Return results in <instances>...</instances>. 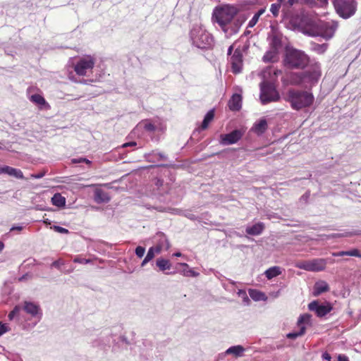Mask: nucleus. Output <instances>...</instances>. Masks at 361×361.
<instances>
[{"mask_svg": "<svg viewBox=\"0 0 361 361\" xmlns=\"http://www.w3.org/2000/svg\"><path fill=\"white\" fill-rule=\"evenodd\" d=\"M249 294L251 298L255 301H259L264 299V294L257 290L250 289L249 290Z\"/></svg>", "mask_w": 361, "mask_h": 361, "instance_id": "c85d7f7f", "label": "nucleus"}, {"mask_svg": "<svg viewBox=\"0 0 361 361\" xmlns=\"http://www.w3.org/2000/svg\"><path fill=\"white\" fill-rule=\"evenodd\" d=\"M244 352H245V348L242 345H238L231 346L229 348H228L226 350L225 354H226V355L232 354L235 357H241L243 355Z\"/></svg>", "mask_w": 361, "mask_h": 361, "instance_id": "412c9836", "label": "nucleus"}, {"mask_svg": "<svg viewBox=\"0 0 361 361\" xmlns=\"http://www.w3.org/2000/svg\"><path fill=\"white\" fill-rule=\"evenodd\" d=\"M30 100L39 105H44L46 103L45 99L42 96L38 94H35L31 96Z\"/></svg>", "mask_w": 361, "mask_h": 361, "instance_id": "2f4dec72", "label": "nucleus"}, {"mask_svg": "<svg viewBox=\"0 0 361 361\" xmlns=\"http://www.w3.org/2000/svg\"><path fill=\"white\" fill-rule=\"evenodd\" d=\"M159 245H161L164 246V250H169V247H170V243L168 240V239L166 238V237L164 235H161L160 236V239H159Z\"/></svg>", "mask_w": 361, "mask_h": 361, "instance_id": "c9c22d12", "label": "nucleus"}, {"mask_svg": "<svg viewBox=\"0 0 361 361\" xmlns=\"http://www.w3.org/2000/svg\"><path fill=\"white\" fill-rule=\"evenodd\" d=\"M241 96L238 94H234L228 103L230 109L233 111L239 110L241 107Z\"/></svg>", "mask_w": 361, "mask_h": 361, "instance_id": "a211bd4d", "label": "nucleus"}, {"mask_svg": "<svg viewBox=\"0 0 361 361\" xmlns=\"http://www.w3.org/2000/svg\"><path fill=\"white\" fill-rule=\"evenodd\" d=\"M327 47V44H319L314 43L312 44V49L319 54H324L326 51Z\"/></svg>", "mask_w": 361, "mask_h": 361, "instance_id": "c756f323", "label": "nucleus"}, {"mask_svg": "<svg viewBox=\"0 0 361 361\" xmlns=\"http://www.w3.org/2000/svg\"><path fill=\"white\" fill-rule=\"evenodd\" d=\"M71 163H72V164H80V163H82V157L72 159H71Z\"/></svg>", "mask_w": 361, "mask_h": 361, "instance_id": "8fccbe9b", "label": "nucleus"}, {"mask_svg": "<svg viewBox=\"0 0 361 361\" xmlns=\"http://www.w3.org/2000/svg\"><path fill=\"white\" fill-rule=\"evenodd\" d=\"M151 247L154 250V251L155 252V253H156V254H159V253H160V252H161V251L162 250H164V246H163V245H159V244H158V245H157V246H155V247Z\"/></svg>", "mask_w": 361, "mask_h": 361, "instance_id": "49530a36", "label": "nucleus"}, {"mask_svg": "<svg viewBox=\"0 0 361 361\" xmlns=\"http://www.w3.org/2000/svg\"><path fill=\"white\" fill-rule=\"evenodd\" d=\"M23 310L32 317H36L40 314L39 307L34 302H25Z\"/></svg>", "mask_w": 361, "mask_h": 361, "instance_id": "f3484780", "label": "nucleus"}, {"mask_svg": "<svg viewBox=\"0 0 361 361\" xmlns=\"http://www.w3.org/2000/svg\"><path fill=\"white\" fill-rule=\"evenodd\" d=\"M264 228V226L262 223H257L252 226H247L246 228L247 233L252 235H257L262 233Z\"/></svg>", "mask_w": 361, "mask_h": 361, "instance_id": "aec40b11", "label": "nucleus"}, {"mask_svg": "<svg viewBox=\"0 0 361 361\" xmlns=\"http://www.w3.org/2000/svg\"><path fill=\"white\" fill-rule=\"evenodd\" d=\"M338 27V22L335 20L320 22L314 25L308 33L311 36H319L328 40L334 37Z\"/></svg>", "mask_w": 361, "mask_h": 361, "instance_id": "20e7f679", "label": "nucleus"}, {"mask_svg": "<svg viewBox=\"0 0 361 361\" xmlns=\"http://www.w3.org/2000/svg\"><path fill=\"white\" fill-rule=\"evenodd\" d=\"M267 129V122L265 118H261L256 121L251 130L257 135L263 134Z\"/></svg>", "mask_w": 361, "mask_h": 361, "instance_id": "2eb2a0df", "label": "nucleus"}, {"mask_svg": "<svg viewBox=\"0 0 361 361\" xmlns=\"http://www.w3.org/2000/svg\"><path fill=\"white\" fill-rule=\"evenodd\" d=\"M300 330L297 332H291L287 334V338L290 339H295L298 336H302L305 332V326L299 327Z\"/></svg>", "mask_w": 361, "mask_h": 361, "instance_id": "7c9ffc66", "label": "nucleus"}, {"mask_svg": "<svg viewBox=\"0 0 361 361\" xmlns=\"http://www.w3.org/2000/svg\"><path fill=\"white\" fill-rule=\"evenodd\" d=\"M155 255H156V253L154 251V250L152 247H150L148 250V252L145 257H147L149 259L152 260L154 257Z\"/></svg>", "mask_w": 361, "mask_h": 361, "instance_id": "a18cd8bd", "label": "nucleus"}, {"mask_svg": "<svg viewBox=\"0 0 361 361\" xmlns=\"http://www.w3.org/2000/svg\"><path fill=\"white\" fill-rule=\"evenodd\" d=\"M283 0H278V2L276 4H273L271 6L270 11L273 14L274 16L276 17L279 15V9L281 8V2Z\"/></svg>", "mask_w": 361, "mask_h": 361, "instance_id": "72a5a7b5", "label": "nucleus"}, {"mask_svg": "<svg viewBox=\"0 0 361 361\" xmlns=\"http://www.w3.org/2000/svg\"><path fill=\"white\" fill-rule=\"evenodd\" d=\"M286 100L295 110L311 106L314 102V96L306 91L290 90L287 93Z\"/></svg>", "mask_w": 361, "mask_h": 361, "instance_id": "7ed1b4c3", "label": "nucleus"}, {"mask_svg": "<svg viewBox=\"0 0 361 361\" xmlns=\"http://www.w3.org/2000/svg\"><path fill=\"white\" fill-rule=\"evenodd\" d=\"M145 252V249L143 247L138 246L135 249V254L140 258H141L144 256Z\"/></svg>", "mask_w": 361, "mask_h": 361, "instance_id": "79ce46f5", "label": "nucleus"}, {"mask_svg": "<svg viewBox=\"0 0 361 361\" xmlns=\"http://www.w3.org/2000/svg\"><path fill=\"white\" fill-rule=\"evenodd\" d=\"M310 321V314H302V315L300 316V317L298 318V326L299 327L305 326L303 324L309 323Z\"/></svg>", "mask_w": 361, "mask_h": 361, "instance_id": "473e14b6", "label": "nucleus"}, {"mask_svg": "<svg viewBox=\"0 0 361 361\" xmlns=\"http://www.w3.org/2000/svg\"><path fill=\"white\" fill-rule=\"evenodd\" d=\"M94 201L97 203H104L108 202L110 200L107 193L101 189H96L94 190Z\"/></svg>", "mask_w": 361, "mask_h": 361, "instance_id": "6ab92c4d", "label": "nucleus"}, {"mask_svg": "<svg viewBox=\"0 0 361 361\" xmlns=\"http://www.w3.org/2000/svg\"><path fill=\"white\" fill-rule=\"evenodd\" d=\"M95 63V59L91 55H86L81 57L75 63L74 70L78 75H85L89 71H91Z\"/></svg>", "mask_w": 361, "mask_h": 361, "instance_id": "1a4fd4ad", "label": "nucleus"}, {"mask_svg": "<svg viewBox=\"0 0 361 361\" xmlns=\"http://www.w3.org/2000/svg\"><path fill=\"white\" fill-rule=\"evenodd\" d=\"M329 290V284L325 281H317L314 286L312 294L317 297L323 293H326Z\"/></svg>", "mask_w": 361, "mask_h": 361, "instance_id": "4468645a", "label": "nucleus"}, {"mask_svg": "<svg viewBox=\"0 0 361 361\" xmlns=\"http://www.w3.org/2000/svg\"><path fill=\"white\" fill-rule=\"evenodd\" d=\"M308 308L310 311L316 312L318 317H323L331 312L332 307L329 303L325 305H320L316 300L312 301L308 305Z\"/></svg>", "mask_w": 361, "mask_h": 361, "instance_id": "f8f14e48", "label": "nucleus"}, {"mask_svg": "<svg viewBox=\"0 0 361 361\" xmlns=\"http://www.w3.org/2000/svg\"><path fill=\"white\" fill-rule=\"evenodd\" d=\"M0 173H6L20 179L23 178V174L20 170L8 166L0 167Z\"/></svg>", "mask_w": 361, "mask_h": 361, "instance_id": "dca6fc26", "label": "nucleus"}, {"mask_svg": "<svg viewBox=\"0 0 361 361\" xmlns=\"http://www.w3.org/2000/svg\"><path fill=\"white\" fill-rule=\"evenodd\" d=\"M44 175H45V173L44 172H42V173H37V174H32L31 177L33 178L39 179V178H42Z\"/></svg>", "mask_w": 361, "mask_h": 361, "instance_id": "09e8293b", "label": "nucleus"}, {"mask_svg": "<svg viewBox=\"0 0 361 361\" xmlns=\"http://www.w3.org/2000/svg\"><path fill=\"white\" fill-rule=\"evenodd\" d=\"M322 357H323V359L326 360L328 361H331V355L328 353H323Z\"/></svg>", "mask_w": 361, "mask_h": 361, "instance_id": "864d4df0", "label": "nucleus"}, {"mask_svg": "<svg viewBox=\"0 0 361 361\" xmlns=\"http://www.w3.org/2000/svg\"><path fill=\"white\" fill-rule=\"evenodd\" d=\"M270 48L279 51L281 47V39L277 35H272L269 37Z\"/></svg>", "mask_w": 361, "mask_h": 361, "instance_id": "5701e85b", "label": "nucleus"}, {"mask_svg": "<svg viewBox=\"0 0 361 361\" xmlns=\"http://www.w3.org/2000/svg\"><path fill=\"white\" fill-rule=\"evenodd\" d=\"M321 76L320 67L316 65L312 72H306L303 74V76L300 79L299 81L295 82L296 83L303 82L305 81H309L311 82H317Z\"/></svg>", "mask_w": 361, "mask_h": 361, "instance_id": "ddd939ff", "label": "nucleus"}, {"mask_svg": "<svg viewBox=\"0 0 361 361\" xmlns=\"http://www.w3.org/2000/svg\"><path fill=\"white\" fill-rule=\"evenodd\" d=\"M179 264H180V266H182V267H186V268H188V264H186V263H180Z\"/></svg>", "mask_w": 361, "mask_h": 361, "instance_id": "e2e57ef3", "label": "nucleus"}, {"mask_svg": "<svg viewBox=\"0 0 361 361\" xmlns=\"http://www.w3.org/2000/svg\"><path fill=\"white\" fill-rule=\"evenodd\" d=\"M285 61L292 68H303L308 63V57L301 51L288 49Z\"/></svg>", "mask_w": 361, "mask_h": 361, "instance_id": "423d86ee", "label": "nucleus"}, {"mask_svg": "<svg viewBox=\"0 0 361 361\" xmlns=\"http://www.w3.org/2000/svg\"><path fill=\"white\" fill-rule=\"evenodd\" d=\"M230 62L233 73L236 74L241 72L243 61L242 51L240 49H236L234 51L233 54L231 57Z\"/></svg>", "mask_w": 361, "mask_h": 361, "instance_id": "9b49d317", "label": "nucleus"}, {"mask_svg": "<svg viewBox=\"0 0 361 361\" xmlns=\"http://www.w3.org/2000/svg\"><path fill=\"white\" fill-rule=\"evenodd\" d=\"M52 265L54 267H58V266H59V262L56 261V262H53Z\"/></svg>", "mask_w": 361, "mask_h": 361, "instance_id": "0e129e2a", "label": "nucleus"}, {"mask_svg": "<svg viewBox=\"0 0 361 361\" xmlns=\"http://www.w3.org/2000/svg\"><path fill=\"white\" fill-rule=\"evenodd\" d=\"M136 145V142H126V143H124L123 145H122V147H131V146H135Z\"/></svg>", "mask_w": 361, "mask_h": 361, "instance_id": "603ef678", "label": "nucleus"}, {"mask_svg": "<svg viewBox=\"0 0 361 361\" xmlns=\"http://www.w3.org/2000/svg\"><path fill=\"white\" fill-rule=\"evenodd\" d=\"M260 100L262 104H267L269 102H276L279 99V94L274 85L264 81L260 84Z\"/></svg>", "mask_w": 361, "mask_h": 361, "instance_id": "0eeeda50", "label": "nucleus"}, {"mask_svg": "<svg viewBox=\"0 0 361 361\" xmlns=\"http://www.w3.org/2000/svg\"><path fill=\"white\" fill-rule=\"evenodd\" d=\"M337 13L343 18L347 19L355 13L357 3L355 0H333Z\"/></svg>", "mask_w": 361, "mask_h": 361, "instance_id": "39448f33", "label": "nucleus"}, {"mask_svg": "<svg viewBox=\"0 0 361 361\" xmlns=\"http://www.w3.org/2000/svg\"><path fill=\"white\" fill-rule=\"evenodd\" d=\"M297 268L307 271L318 272L325 269L326 261L324 259L317 258L307 261H302L295 264Z\"/></svg>", "mask_w": 361, "mask_h": 361, "instance_id": "6e6552de", "label": "nucleus"}, {"mask_svg": "<svg viewBox=\"0 0 361 361\" xmlns=\"http://www.w3.org/2000/svg\"><path fill=\"white\" fill-rule=\"evenodd\" d=\"M282 273V269L279 267L274 266L268 269L264 274L268 279H271Z\"/></svg>", "mask_w": 361, "mask_h": 361, "instance_id": "4be33fe9", "label": "nucleus"}, {"mask_svg": "<svg viewBox=\"0 0 361 361\" xmlns=\"http://www.w3.org/2000/svg\"><path fill=\"white\" fill-rule=\"evenodd\" d=\"M279 51L271 49L267 51L263 56L264 62H273L276 60Z\"/></svg>", "mask_w": 361, "mask_h": 361, "instance_id": "b1692460", "label": "nucleus"}, {"mask_svg": "<svg viewBox=\"0 0 361 361\" xmlns=\"http://www.w3.org/2000/svg\"><path fill=\"white\" fill-rule=\"evenodd\" d=\"M233 49V45L230 46L228 49V55L231 54Z\"/></svg>", "mask_w": 361, "mask_h": 361, "instance_id": "052dcab7", "label": "nucleus"}, {"mask_svg": "<svg viewBox=\"0 0 361 361\" xmlns=\"http://www.w3.org/2000/svg\"><path fill=\"white\" fill-rule=\"evenodd\" d=\"M174 256L176 257H180L181 256V253L180 252H176L173 254Z\"/></svg>", "mask_w": 361, "mask_h": 361, "instance_id": "69168bd1", "label": "nucleus"}, {"mask_svg": "<svg viewBox=\"0 0 361 361\" xmlns=\"http://www.w3.org/2000/svg\"><path fill=\"white\" fill-rule=\"evenodd\" d=\"M23 229V227L22 226H13L11 228V231H15V230H17V231H21Z\"/></svg>", "mask_w": 361, "mask_h": 361, "instance_id": "13d9d810", "label": "nucleus"}, {"mask_svg": "<svg viewBox=\"0 0 361 361\" xmlns=\"http://www.w3.org/2000/svg\"><path fill=\"white\" fill-rule=\"evenodd\" d=\"M183 274L186 276H197L199 274L192 269H185L183 271Z\"/></svg>", "mask_w": 361, "mask_h": 361, "instance_id": "ea45409f", "label": "nucleus"}, {"mask_svg": "<svg viewBox=\"0 0 361 361\" xmlns=\"http://www.w3.org/2000/svg\"><path fill=\"white\" fill-rule=\"evenodd\" d=\"M265 12L264 8L259 9L249 21L247 27H253L259 20V17Z\"/></svg>", "mask_w": 361, "mask_h": 361, "instance_id": "cd10ccee", "label": "nucleus"}, {"mask_svg": "<svg viewBox=\"0 0 361 361\" xmlns=\"http://www.w3.org/2000/svg\"><path fill=\"white\" fill-rule=\"evenodd\" d=\"M4 247V245L2 242L0 241V252L2 251V250Z\"/></svg>", "mask_w": 361, "mask_h": 361, "instance_id": "680f3d73", "label": "nucleus"}, {"mask_svg": "<svg viewBox=\"0 0 361 361\" xmlns=\"http://www.w3.org/2000/svg\"><path fill=\"white\" fill-rule=\"evenodd\" d=\"M51 202L56 207H63L66 204V199L61 194L56 193L51 198Z\"/></svg>", "mask_w": 361, "mask_h": 361, "instance_id": "a878e982", "label": "nucleus"}, {"mask_svg": "<svg viewBox=\"0 0 361 361\" xmlns=\"http://www.w3.org/2000/svg\"><path fill=\"white\" fill-rule=\"evenodd\" d=\"M149 261H151L150 259H149L147 257H145V259L142 260V263H141V267H144L145 266V264L147 263H148Z\"/></svg>", "mask_w": 361, "mask_h": 361, "instance_id": "5fc2aeb1", "label": "nucleus"}, {"mask_svg": "<svg viewBox=\"0 0 361 361\" xmlns=\"http://www.w3.org/2000/svg\"><path fill=\"white\" fill-rule=\"evenodd\" d=\"M51 228H53L55 231L60 233L67 234L69 232L68 229L59 226H54L53 227H51Z\"/></svg>", "mask_w": 361, "mask_h": 361, "instance_id": "37998d69", "label": "nucleus"}, {"mask_svg": "<svg viewBox=\"0 0 361 361\" xmlns=\"http://www.w3.org/2000/svg\"><path fill=\"white\" fill-rule=\"evenodd\" d=\"M322 6H325L328 4V0H318Z\"/></svg>", "mask_w": 361, "mask_h": 361, "instance_id": "bf43d9fd", "label": "nucleus"}, {"mask_svg": "<svg viewBox=\"0 0 361 361\" xmlns=\"http://www.w3.org/2000/svg\"><path fill=\"white\" fill-rule=\"evenodd\" d=\"M23 279H24V276H23V277H22V278H20V279H19V280H20V281H21V280H23Z\"/></svg>", "mask_w": 361, "mask_h": 361, "instance_id": "338daca9", "label": "nucleus"}, {"mask_svg": "<svg viewBox=\"0 0 361 361\" xmlns=\"http://www.w3.org/2000/svg\"><path fill=\"white\" fill-rule=\"evenodd\" d=\"M192 44L202 49H209L214 45L212 35L202 25H195L190 33Z\"/></svg>", "mask_w": 361, "mask_h": 361, "instance_id": "f257e3e1", "label": "nucleus"}, {"mask_svg": "<svg viewBox=\"0 0 361 361\" xmlns=\"http://www.w3.org/2000/svg\"><path fill=\"white\" fill-rule=\"evenodd\" d=\"M20 310V307L18 305L16 306L13 308V310L8 314V319L10 321L13 320V318L16 317V315H17L19 313Z\"/></svg>", "mask_w": 361, "mask_h": 361, "instance_id": "4c0bfd02", "label": "nucleus"}, {"mask_svg": "<svg viewBox=\"0 0 361 361\" xmlns=\"http://www.w3.org/2000/svg\"><path fill=\"white\" fill-rule=\"evenodd\" d=\"M157 266L159 268V269L162 271L169 269L171 268V263L169 260L159 258L157 260Z\"/></svg>", "mask_w": 361, "mask_h": 361, "instance_id": "bb28decb", "label": "nucleus"}, {"mask_svg": "<svg viewBox=\"0 0 361 361\" xmlns=\"http://www.w3.org/2000/svg\"><path fill=\"white\" fill-rule=\"evenodd\" d=\"M338 361H349L348 357L343 355H339L338 357Z\"/></svg>", "mask_w": 361, "mask_h": 361, "instance_id": "3c124183", "label": "nucleus"}, {"mask_svg": "<svg viewBox=\"0 0 361 361\" xmlns=\"http://www.w3.org/2000/svg\"><path fill=\"white\" fill-rule=\"evenodd\" d=\"M296 2H298V0H288L287 4H288L289 6H292Z\"/></svg>", "mask_w": 361, "mask_h": 361, "instance_id": "6e6d98bb", "label": "nucleus"}, {"mask_svg": "<svg viewBox=\"0 0 361 361\" xmlns=\"http://www.w3.org/2000/svg\"><path fill=\"white\" fill-rule=\"evenodd\" d=\"M332 255L335 256V257H342V256H347V253H346V251H341V252H333Z\"/></svg>", "mask_w": 361, "mask_h": 361, "instance_id": "de8ad7c7", "label": "nucleus"}, {"mask_svg": "<svg viewBox=\"0 0 361 361\" xmlns=\"http://www.w3.org/2000/svg\"><path fill=\"white\" fill-rule=\"evenodd\" d=\"M244 132L241 130H234L228 134L220 135L219 142L222 145H230L236 143L243 135Z\"/></svg>", "mask_w": 361, "mask_h": 361, "instance_id": "9d476101", "label": "nucleus"}, {"mask_svg": "<svg viewBox=\"0 0 361 361\" xmlns=\"http://www.w3.org/2000/svg\"><path fill=\"white\" fill-rule=\"evenodd\" d=\"M139 127H143L146 130L148 131H154L156 130L154 125L147 121L140 123Z\"/></svg>", "mask_w": 361, "mask_h": 361, "instance_id": "e433bc0d", "label": "nucleus"}, {"mask_svg": "<svg viewBox=\"0 0 361 361\" xmlns=\"http://www.w3.org/2000/svg\"><path fill=\"white\" fill-rule=\"evenodd\" d=\"M238 9L235 6L225 4L216 7L212 13V19L215 20L226 33V25L231 23L234 16L237 14Z\"/></svg>", "mask_w": 361, "mask_h": 361, "instance_id": "f03ea898", "label": "nucleus"}, {"mask_svg": "<svg viewBox=\"0 0 361 361\" xmlns=\"http://www.w3.org/2000/svg\"><path fill=\"white\" fill-rule=\"evenodd\" d=\"M82 163H85L88 165H90L92 164V161L86 158L82 157Z\"/></svg>", "mask_w": 361, "mask_h": 361, "instance_id": "4d7b16f0", "label": "nucleus"}, {"mask_svg": "<svg viewBox=\"0 0 361 361\" xmlns=\"http://www.w3.org/2000/svg\"><path fill=\"white\" fill-rule=\"evenodd\" d=\"M214 116V111L213 109L209 111L207 113V114L205 115L204 118L202 121L201 127H200L202 130H205L206 128H207L209 124L213 120Z\"/></svg>", "mask_w": 361, "mask_h": 361, "instance_id": "393cba45", "label": "nucleus"}, {"mask_svg": "<svg viewBox=\"0 0 361 361\" xmlns=\"http://www.w3.org/2000/svg\"><path fill=\"white\" fill-rule=\"evenodd\" d=\"M237 295L243 300V302H244L245 305L249 304L250 299L247 295L245 290L239 289L237 292Z\"/></svg>", "mask_w": 361, "mask_h": 361, "instance_id": "f704fd0d", "label": "nucleus"}, {"mask_svg": "<svg viewBox=\"0 0 361 361\" xmlns=\"http://www.w3.org/2000/svg\"><path fill=\"white\" fill-rule=\"evenodd\" d=\"M8 331V326L3 324L2 322H0V336H1L4 334Z\"/></svg>", "mask_w": 361, "mask_h": 361, "instance_id": "c03bdc74", "label": "nucleus"}, {"mask_svg": "<svg viewBox=\"0 0 361 361\" xmlns=\"http://www.w3.org/2000/svg\"><path fill=\"white\" fill-rule=\"evenodd\" d=\"M347 256L357 257L361 258V255L357 249H352L351 250L346 251Z\"/></svg>", "mask_w": 361, "mask_h": 361, "instance_id": "58836bf2", "label": "nucleus"}, {"mask_svg": "<svg viewBox=\"0 0 361 361\" xmlns=\"http://www.w3.org/2000/svg\"><path fill=\"white\" fill-rule=\"evenodd\" d=\"M73 262L75 263L80 264H88L91 262V259H84L80 257H76L74 258Z\"/></svg>", "mask_w": 361, "mask_h": 361, "instance_id": "a19ab883", "label": "nucleus"}]
</instances>
